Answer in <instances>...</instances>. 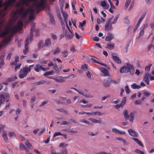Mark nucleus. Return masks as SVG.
<instances>
[{
	"mask_svg": "<svg viewBox=\"0 0 154 154\" xmlns=\"http://www.w3.org/2000/svg\"><path fill=\"white\" fill-rule=\"evenodd\" d=\"M33 65H30L29 67L27 66H25L23 69H21L18 75L19 78L22 79L26 77L27 73L31 71L30 67Z\"/></svg>",
	"mask_w": 154,
	"mask_h": 154,
	"instance_id": "7ed1b4c3",
	"label": "nucleus"
},
{
	"mask_svg": "<svg viewBox=\"0 0 154 154\" xmlns=\"http://www.w3.org/2000/svg\"><path fill=\"white\" fill-rule=\"evenodd\" d=\"M120 72L121 73H129L131 75H133L134 72V67L132 65L127 63L120 68Z\"/></svg>",
	"mask_w": 154,
	"mask_h": 154,
	"instance_id": "f03ea898",
	"label": "nucleus"
},
{
	"mask_svg": "<svg viewBox=\"0 0 154 154\" xmlns=\"http://www.w3.org/2000/svg\"><path fill=\"white\" fill-rule=\"evenodd\" d=\"M134 103L136 104H140L141 103V102L140 100H136L134 101Z\"/></svg>",
	"mask_w": 154,
	"mask_h": 154,
	"instance_id": "0e129e2a",
	"label": "nucleus"
},
{
	"mask_svg": "<svg viewBox=\"0 0 154 154\" xmlns=\"http://www.w3.org/2000/svg\"><path fill=\"white\" fill-rule=\"evenodd\" d=\"M35 23H32V27L31 28L30 32V34L31 38V37H32L33 35L32 33L35 30Z\"/></svg>",
	"mask_w": 154,
	"mask_h": 154,
	"instance_id": "6ab92c4d",
	"label": "nucleus"
},
{
	"mask_svg": "<svg viewBox=\"0 0 154 154\" xmlns=\"http://www.w3.org/2000/svg\"><path fill=\"white\" fill-rule=\"evenodd\" d=\"M124 23L127 24H129L130 23V21L127 17H125L124 19Z\"/></svg>",
	"mask_w": 154,
	"mask_h": 154,
	"instance_id": "a19ab883",
	"label": "nucleus"
},
{
	"mask_svg": "<svg viewBox=\"0 0 154 154\" xmlns=\"http://www.w3.org/2000/svg\"><path fill=\"white\" fill-rule=\"evenodd\" d=\"M103 84L105 87H109L110 85V83L108 82H104Z\"/></svg>",
	"mask_w": 154,
	"mask_h": 154,
	"instance_id": "603ef678",
	"label": "nucleus"
},
{
	"mask_svg": "<svg viewBox=\"0 0 154 154\" xmlns=\"http://www.w3.org/2000/svg\"><path fill=\"white\" fill-rule=\"evenodd\" d=\"M135 152L139 154H144V153L143 152L141 151L138 149H136L135 150Z\"/></svg>",
	"mask_w": 154,
	"mask_h": 154,
	"instance_id": "ea45409f",
	"label": "nucleus"
},
{
	"mask_svg": "<svg viewBox=\"0 0 154 154\" xmlns=\"http://www.w3.org/2000/svg\"><path fill=\"white\" fill-rule=\"evenodd\" d=\"M144 30L143 29H142L141 28H140V31L139 32V36H141L142 35H143L144 33Z\"/></svg>",
	"mask_w": 154,
	"mask_h": 154,
	"instance_id": "c03bdc74",
	"label": "nucleus"
},
{
	"mask_svg": "<svg viewBox=\"0 0 154 154\" xmlns=\"http://www.w3.org/2000/svg\"><path fill=\"white\" fill-rule=\"evenodd\" d=\"M44 45L45 47H50L51 45V39L49 38H46L45 40Z\"/></svg>",
	"mask_w": 154,
	"mask_h": 154,
	"instance_id": "2eb2a0df",
	"label": "nucleus"
},
{
	"mask_svg": "<svg viewBox=\"0 0 154 154\" xmlns=\"http://www.w3.org/2000/svg\"><path fill=\"white\" fill-rule=\"evenodd\" d=\"M112 58L113 60L118 64H120L121 63V59L118 57L114 55H112Z\"/></svg>",
	"mask_w": 154,
	"mask_h": 154,
	"instance_id": "a211bd4d",
	"label": "nucleus"
},
{
	"mask_svg": "<svg viewBox=\"0 0 154 154\" xmlns=\"http://www.w3.org/2000/svg\"><path fill=\"white\" fill-rule=\"evenodd\" d=\"M113 38V35L112 34H109L106 37L105 40L107 41H110Z\"/></svg>",
	"mask_w": 154,
	"mask_h": 154,
	"instance_id": "5701e85b",
	"label": "nucleus"
},
{
	"mask_svg": "<svg viewBox=\"0 0 154 154\" xmlns=\"http://www.w3.org/2000/svg\"><path fill=\"white\" fill-rule=\"evenodd\" d=\"M60 124L61 125H69L70 124V123H68L66 121H63L62 122L60 123Z\"/></svg>",
	"mask_w": 154,
	"mask_h": 154,
	"instance_id": "4d7b16f0",
	"label": "nucleus"
},
{
	"mask_svg": "<svg viewBox=\"0 0 154 154\" xmlns=\"http://www.w3.org/2000/svg\"><path fill=\"white\" fill-rule=\"evenodd\" d=\"M112 24L107 21L105 26V30L107 31H111L112 30Z\"/></svg>",
	"mask_w": 154,
	"mask_h": 154,
	"instance_id": "f8f14e48",
	"label": "nucleus"
},
{
	"mask_svg": "<svg viewBox=\"0 0 154 154\" xmlns=\"http://www.w3.org/2000/svg\"><path fill=\"white\" fill-rule=\"evenodd\" d=\"M89 120H90L92 122L96 124V123H100L101 121L100 120H97L94 118H90L88 119Z\"/></svg>",
	"mask_w": 154,
	"mask_h": 154,
	"instance_id": "b1692460",
	"label": "nucleus"
},
{
	"mask_svg": "<svg viewBox=\"0 0 154 154\" xmlns=\"http://www.w3.org/2000/svg\"><path fill=\"white\" fill-rule=\"evenodd\" d=\"M134 114L133 112H131L129 116V119L130 122L132 123L133 122L134 119Z\"/></svg>",
	"mask_w": 154,
	"mask_h": 154,
	"instance_id": "cd10ccee",
	"label": "nucleus"
},
{
	"mask_svg": "<svg viewBox=\"0 0 154 154\" xmlns=\"http://www.w3.org/2000/svg\"><path fill=\"white\" fill-rule=\"evenodd\" d=\"M60 52V48L58 47H57L54 50H53L51 52H53L54 54H56L59 53Z\"/></svg>",
	"mask_w": 154,
	"mask_h": 154,
	"instance_id": "c85d7f7f",
	"label": "nucleus"
},
{
	"mask_svg": "<svg viewBox=\"0 0 154 154\" xmlns=\"http://www.w3.org/2000/svg\"><path fill=\"white\" fill-rule=\"evenodd\" d=\"M20 150H26V147L23 144H21L20 145Z\"/></svg>",
	"mask_w": 154,
	"mask_h": 154,
	"instance_id": "13d9d810",
	"label": "nucleus"
},
{
	"mask_svg": "<svg viewBox=\"0 0 154 154\" xmlns=\"http://www.w3.org/2000/svg\"><path fill=\"white\" fill-rule=\"evenodd\" d=\"M101 5L104 8L106 9H108L109 7V5L105 1L101 2Z\"/></svg>",
	"mask_w": 154,
	"mask_h": 154,
	"instance_id": "393cba45",
	"label": "nucleus"
},
{
	"mask_svg": "<svg viewBox=\"0 0 154 154\" xmlns=\"http://www.w3.org/2000/svg\"><path fill=\"white\" fill-rule=\"evenodd\" d=\"M50 20L51 22L53 24L55 23V21L53 18L52 17H50Z\"/></svg>",
	"mask_w": 154,
	"mask_h": 154,
	"instance_id": "774afa93",
	"label": "nucleus"
},
{
	"mask_svg": "<svg viewBox=\"0 0 154 154\" xmlns=\"http://www.w3.org/2000/svg\"><path fill=\"white\" fill-rule=\"evenodd\" d=\"M62 133H61L60 132H55L54 135H53V137H56L59 136H61Z\"/></svg>",
	"mask_w": 154,
	"mask_h": 154,
	"instance_id": "a18cd8bd",
	"label": "nucleus"
},
{
	"mask_svg": "<svg viewBox=\"0 0 154 154\" xmlns=\"http://www.w3.org/2000/svg\"><path fill=\"white\" fill-rule=\"evenodd\" d=\"M114 44L113 43H109L107 44V46L106 47L109 50H112L114 47Z\"/></svg>",
	"mask_w": 154,
	"mask_h": 154,
	"instance_id": "aec40b11",
	"label": "nucleus"
},
{
	"mask_svg": "<svg viewBox=\"0 0 154 154\" xmlns=\"http://www.w3.org/2000/svg\"><path fill=\"white\" fill-rule=\"evenodd\" d=\"M122 141L123 142L124 146H127L129 144L128 143V142L127 140L124 138L123 139Z\"/></svg>",
	"mask_w": 154,
	"mask_h": 154,
	"instance_id": "8fccbe9b",
	"label": "nucleus"
},
{
	"mask_svg": "<svg viewBox=\"0 0 154 154\" xmlns=\"http://www.w3.org/2000/svg\"><path fill=\"white\" fill-rule=\"evenodd\" d=\"M68 77H63L62 76H59L55 77V81L57 82L63 83L65 81V79Z\"/></svg>",
	"mask_w": 154,
	"mask_h": 154,
	"instance_id": "6e6552de",
	"label": "nucleus"
},
{
	"mask_svg": "<svg viewBox=\"0 0 154 154\" xmlns=\"http://www.w3.org/2000/svg\"><path fill=\"white\" fill-rule=\"evenodd\" d=\"M25 145L29 149H32V146L31 144L29 142L28 140H26L25 143Z\"/></svg>",
	"mask_w": 154,
	"mask_h": 154,
	"instance_id": "bb28decb",
	"label": "nucleus"
},
{
	"mask_svg": "<svg viewBox=\"0 0 154 154\" xmlns=\"http://www.w3.org/2000/svg\"><path fill=\"white\" fill-rule=\"evenodd\" d=\"M33 36L31 37H30V38H26V39L25 41V49L23 50V53L24 54H26L27 52H29V49L28 46V45L29 44V40L30 39V40L31 41L32 40V39Z\"/></svg>",
	"mask_w": 154,
	"mask_h": 154,
	"instance_id": "0eeeda50",
	"label": "nucleus"
},
{
	"mask_svg": "<svg viewBox=\"0 0 154 154\" xmlns=\"http://www.w3.org/2000/svg\"><path fill=\"white\" fill-rule=\"evenodd\" d=\"M62 56L63 57H66L68 55V51L66 50H64V51L62 52Z\"/></svg>",
	"mask_w": 154,
	"mask_h": 154,
	"instance_id": "4c0bfd02",
	"label": "nucleus"
},
{
	"mask_svg": "<svg viewBox=\"0 0 154 154\" xmlns=\"http://www.w3.org/2000/svg\"><path fill=\"white\" fill-rule=\"evenodd\" d=\"M81 69L84 71H86L87 70V67L86 64H84L81 67Z\"/></svg>",
	"mask_w": 154,
	"mask_h": 154,
	"instance_id": "37998d69",
	"label": "nucleus"
},
{
	"mask_svg": "<svg viewBox=\"0 0 154 154\" xmlns=\"http://www.w3.org/2000/svg\"><path fill=\"white\" fill-rule=\"evenodd\" d=\"M19 60V57L18 56H16L15 57V61L12 63V65H15L17 63V62Z\"/></svg>",
	"mask_w": 154,
	"mask_h": 154,
	"instance_id": "79ce46f5",
	"label": "nucleus"
},
{
	"mask_svg": "<svg viewBox=\"0 0 154 154\" xmlns=\"http://www.w3.org/2000/svg\"><path fill=\"white\" fill-rule=\"evenodd\" d=\"M80 122H82L83 123H84L85 124H87V125H89L90 124V122L87 121V120L85 119H83L80 120Z\"/></svg>",
	"mask_w": 154,
	"mask_h": 154,
	"instance_id": "49530a36",
	"label": "nucleus"
},
{
	"mask_svg": "<svg viewBox=\"0 0 154 154\" xmlns=\"http://www.w3.org/2000/svg\"><path fill=\"white\" fill-rule=\"evenodd\" d=\"M143 94L147 97H148L150 95V93L148 92H144L143 93Z\"/></svg>",
	"mask_w": 154,
	"mask_h": 154,
	"instance_id": "052dcab7",
	"label": "nucleus"
},
{
	"mask_svg": "<svg viewBox=\"0 0 154 154\" xmlns=\"http://www.w3.org/2000/svg\"><path fill=\"white\" fill-rule=\"evenodd\" d=\"M65 131L71 133L72 134H75L77 132V131H73L70 129H65L64 130Z\"/></svg>",
	"mask_w": 154,
	"mask_h": 154,
	"instance_id": "f704fd0d",
	"label": "nucleus"
},
{
	"mask_svg": "<svg viewBox=\"0 0 154 154\" xmlns=\"http://www.w3.org/2000/svg\"><path fill=\"white\" fill-rule=\"evenodd\" d=\"M67 28L68 29V30L65 31V35H66V38L67 39H69L72 38L74 34L73 32L69 28V27L68 25L66 26Z\"/></svg>",
	"mask_w": 154,
	"mask_h": 154,
	"instance_id": "423d86ee",
	"label": "nucleus"
},
{
	"mask_svg": "<svg viewBox=\"0 0 154 154\" xmlns=\"http://www.w3.org/2000/svg\"><path fill=\"white\" fill-rule=\"evenodd\" d=\"M118 129L117 128H112V131L114 133L116 134L118 131Z\"/></svg>",
	"mask_w": 154,
	"mask_h": 154,
	"instance_id": "338daca9",
	"label": "nucleus"
},
{
	"mask_svg": "<svg viewBox=\"0 0 154 154\" xmlns=\"http://www.w3.org/2000/svg\"><path fill=\"white\" fill-rule=\"evenodd\" d=\"M67 150L66 149H64L62 150L60 153L61 154H67Z\"/></svg>",
	"mask_w": 154,
	"mask_h": 154,
	"instance_id": "bf43d9fd",
	"label": "nucleus"
},
{
	"mask_svg": "<svg viewBox=\"0 0 154 154\" xmlns=\"http://www.w3.org/2000/svg\"><path fill=\"white\" fill-rule=\"evenodd\" d=\"M45 0H41L40 2L38 1V0L35 2L33 5V8L34 9V12L36 11L38 13L41 8L43 7L44 4Z\"/></svg>",
	"mask_w": 154,
	"mask_h": 154,
	"instance_id": "20e7f679",
	"label": "nucleus"
},
{
	"mask_svg": "<svg viewBox=\"0 0 154 154\" xmlns=\"http://www.w3.org/2000/svg\"><path fill=\"white\" fill-rule=\"evenodd\" d=\"M49 69L48 68H44L39 64H37L34 68V70L37 72H39L41 69L43 71H45L48 70Z\"/></svg>",
	"mask_w": 154,
	"mask_h": 154,
	"instance_id": "9d476101",
	"label": "nucleus"
},
{
	"mask_svg": "<svg viewBox=\"0 0 154 154\" xmlns=\"http://www.w3.org/2000/svg\"><path fill=\"white\" fill-rule=\"evenodd\" d=\"M51 154H61L60 152H58L57 153L55 152V149L53 148H52V149L51 150Z\"/></svg>",
	"mask_w": 154,
	"mask_h": 154,
	"instance_id": "58836bf2",
	"label": "nucleus"
},
{
	"mask_svg": "<svg viewBox=\"0 0 154 154\" xmlns=\"http://www.w3.org/2000/svg\"><path fill=\"white\" fill-rule=\"evenodd\" d=\"M53 69L55 70L56 74L58 73L60 71V70H59L56 64H55L54 65Z\"/></svg>",
	"mask_w": 154,
	"mask_h": 154,
	"instance_id": "c9c22d12",
	"label": "nucleus"
},
{
	"mask_svg": "<svg viewBox=\"0 0 154 154\" xmlns=\"http://www.w3.org/2000/svg\"><path fill=\"white\" fill-rule=\"evenodd\" d=\"M148 25L147 24V23L145 24H143L141 28L142 29H143L144 30L145 29L147 28L148 27Z\"/></svg>",
	"mask_w": 154,
	"mask_h": 154,
	"instance_id": "6e6d98bb",
	"label": "nucleus"
},
{
	"mask_svg": "<svg viewBox=\"0 0 154 154\" xmlns=\"http://www.w3.org/2000/svg\"><path fill=\"white\" fill-rule=\"evenodd\" d=\"M21 65V64H20L16 66L15 68L14 69L15 71H16L17 70L19 69L20 68Z\"/></svg>",
	"mask_w": 154,
	"mask_h": 154,
	"instance_id": "69168bd1",
	"label": "nucleus"
},
{
	"mask_svg": "<svg viewBox=\"0 0 154 154\" xmlns=\"http://www.w3.org/2000/svg\"><path fill=\"white\" fill-rule=\"evenodd\" d=\"M131 88L134 89H139L141 88L140 85L137 84L136 83H133L131 85Z\"/></svg>",
	"mask_w": 154,
	"mask_h": 154,
	"instance_id": "412c9836",
	"label": "nucleus"
},
{
	"mask_svg": "<svg viewBox=\"0 0 154 154\" xmlns=\"http://www.w3.org/2000/svg\"><path fill=\"white\" fill-rule=\"evenodd\" d=\"M146 15V13H144L141 15L140 18L138 20L137 23L135 25L134 27L133 31L134 32L139 28L141 22L143 21V19L145 17Z\"/></svg>",
	"mask_w": 154,
	"mask_h": 154,
	"instance_id": "39448f33",
	"label": "nucleus"
},
{
	"mask_svg": "<svg viewBox=\"0 0 154 154\" xmlns=\"http://www.w3.org/2000/svg\"><path fill=\"white\" fill-rule=\"evenodd\" d=\"M152 64H149L148 66H146L145 68V72H149L150 68L152 66Z\"/></svg>",
	"mask_w": 154,
	"mask_h": 154,
	"instance_id": "72a5a7b5",
	"label": "nucleus"
},
{
	"mask_svg": "<svg viewBox=\"0 0 154 154\" xmlns=\"http://www.w3.org/2000/svg\"><path fill=\"white\" fill-rule=\"evenodd\" d=\"M2 137L5 143H8L9 142L8 139L7 137V134L4 131L3 132L2 134Z\"/></svg>",
	"mask_w": 154,
	"mask_h": 154,
	"instance_id": "f3484780",
	"label": "nucleus"
},
{
	"mask_svg": "<svg viewBox=\"0 0 154 154\" xmlns=\"http://www.w3.org/2000/svg\"><path fill=\"white\" fill-rule=\"evenodd\" d=\"M128 131L129 135L132 137H137L138 136V133L132 129H128Z\"/></svg>",
	"mask_w": 154,
	"mask_h": 154,
	"instance_id": "9b49d317",
	"label": "nucleus"
},
{
	"mask_svg": "<svg viewBox=\"0 0 154 154\" xmlns=\"http://www.w3.org/2000/svg\"><path fill=\"white\" fill-rule=\"evenodd\" d=\"M125 90L126 93L127 94H129L130 93V91L129 89L128 86V85H126L125 87Z\"/></svg>",
	"mask_w": 154,
	"mask_h": 154,
	"instance_id": "09e8293b",
	"label": "nucleus"
},
{
	"mask_svg": "<svg viewBox=\"0 0 154 154\" xmlns=\"http://www.w3.org/2000/svg\"><path fill=\"white\" fill-rule=\"evenodd\" d=\"M124 138L122 137H116L115 138V139L117 140L122 141V140Z\"/></svg>",
	"mask_w": 154,
	"mask_h": 154,
	"instance_id": "e2e57ef3",
	"label": "nucleus"
},
{
	"mask_svg": "<svg viewBox=\"0 0 154 154\" xmlns=\"http://www.w3.org/2000/svg\"><path fill=\"white\" fill-rule=\"evenodd\" d=\"M62 14L63 16V17H64V20L65 22L66 25L67 26V18L68 16V15L65 12L63 11L62 12Z\"/></svg>",
	"mask_w": 154,
	"mask_h": 154,
	"instance_id": "4be33fe9",
	"label": "nucleus"
},
{
	"mask_svg": "<svg viewBox=\"0 0 154 154\" xmlns=\"http://www.w3.org/2000/svg\"><path fill=\"white\" fill-rule=\"evenodd\" d=\"M87 115L88 116H96V112H87Z\"/></svg>",
	"mask_w": 154,
	"mask_h": 154,
	"instance_id": "3c124183",
	"label": "nucleus"
},
{
	"mask_svg": "<svg viewBox=\"0 0 154 154\" xmlns=\"http://www.w3.org/2000/svg\"><path fill=\"white\" fill-rule=\"evenodd\" d=\"M17 79V77L16 75L14 76L13 78H9L7 79L6 82H3V83L5 85H7L8 82H11L12 81H14L15 80Z\"/></svg>",
	"mask_w": 154,
	"mask_h": 154,
	"instance_id": "dca6fc26",
	"label": "nucleus"
},
{
	"mask_svg": "<svg viewBox=\"0 0 154 154\" xmlns=\"http://www.w3.org/2000/svg\"><path fill=\"white\" fill-rule=\"evenodd\" d=\"M149 73H147L143 76V80L148 85L149 84Z\"/></svg>",
	"mask_w": 154,
	"mask_h": 154,
	"instance_id": "4468645a",
	"label": "nucleus"
},
{
	"mask_svg": "<svg viewBox=\"0 0 154 154\" xmlns=\"http://www.w3.org/2000/svg\"><path fill=\"white\" fill-rule=\"evenodd\" d=\"M131 2V0H126V2L125 3L124 6V9L125 10L127 9L129 5Z\"/></svg>",
	"mask_w": 154,
	"mask_h": 154,
	"instance_id": "7c9ffc66",
	"label": "nucleus"
},
{
	"mask_svg": "<svg viewBox=\"0 0 154 154\" xmlns=\"http://www.w3.org/2000/svg\"><path fill=\"white\" fill-rule=\"evenodd\" d=\"M132 139L134 140L135 142H136L138 145L141 146L143 147V145L141 141L138 140L137 139L135 138H132Z\"/></svg>",
	"mask_w": 154,
	"mask_h": 154,
	"instance_id": "2f4dec72",
	"label": "nucleus"
},
{
	"mask_svg": "<svg viewBox=\"0 0 154 154\" xmlns=\"http://www.w3.org/2000/svg\"><path fill=\"white\" fill-rule=\"evenodd\" d=\"M68 144L65 143H60V144L59 147H65Z\"/></svg>",
	"mask_w": 154,
	"mask_h": 154,
	"instance_id": "de8ad7c7",
	"label": "nucleus"
},
{
	"mask_svg": "<svg viewBox=\"0 0 154 154\" xmlns=\"http://www.w3.org/2000/svg\"><path fill=\"white\" fill-rule=\"evenodd\" d=\"M55 73V72L53 71H47L45 72L43 75L44 76H48L50 75H53Z\"/></svg>",
	"mask_w": 154,
	"mask_h": 154,
	"instance_id": "c756f323",
	"label": "nucleus"
},
{
	"mask_svg": "<svg viewBox=\"0 0 154 154\" xmlns=\"http://www.w3.org/2000/svg\"><path fill=\"white\" fill-rule=\"evenodd\" d=\"M126 101V98L125 97H124L123 98L122 101H121L120 105L121 107H123L125 105Z\"/></svg>",
	"mask_w": 154,
	"mask_h": 154,
	"instance_id": "473e14b6",
	"label": "nucleus"
},
{
	"mask_svg": "<svg viewBox=\"0 0 154 154\" xmlns=\"http://www.w3.org/2000/svg\"><path fill=\"white\" fill-rule=\"evenodd\" d=\"M88 134L89 135L91 136H94L97 134V133L96 132L95 133H94L91 132H88Z\"/></svg>",
	"mask_w": 154,
	"mask_h": 154,
	"instance_id": "864d4df0",
	"label": "nucleus"
},
{
	"mask_svg": "<svg viewBox=\"0 0 154 154\" xmlns=\"http://www.w3.org/2000/svg\"><path fill=\"white\" fill-rule=\"evenodd\" d=\"M21 109L20 108L17 109L15 112V114L16 115H19L21 112Z\"/></svg>",
	"mask_w": 154,
	"mask_h": 154,
	"instance_id": "5fc2aeb1",
	"label": "nucleus"
},
{
	"mask_svg": "<svg viewBox=\"0 0 154 154\" xmlns=\"http://www.w3.org/2000/svg\"><path fill=\"white\" fill-rule=\"evenodd\" d=\"M123 114L126 120H127L129 118V116L128 115V111L127 110H125L123 112Z\"/></svg>",
	"mask_w": 154,
	"mask_h": 154,
	"instance_id": "a878e982",
	"label": "nucleus"
},
{
	"mask_svg": "<svg viewBox=\"0 0 154 154\" xmlns=\"http://www.w3.org/2000/svg\"><path fill=\"white\" fill-rule=\"evenodd\" d=\"M86 23V21L85 20L82 21V22H79L80 26H85Z\"/></svg>",
	"mask_w": 154,
	"mask_h": 154,
	"instance_id": "680f3d73",
	"label": "nucleus"
},
{
	"mask_svg": "<svg viewBox=\"0 0 154 154\" xmlns=\"http://www.w3.org/2000/svg\"><path fill=\"white\" fill-rule=\"evenodd\" d=\"M8 136L9 137L13 138L16 137V134L13 132H10L8 133Z\"/></svg>",
	"mask_w": 154,
	"mask_h": 154,
	"instance_id": "e433bc0d",
	"label": "nucleus"
},
{
	"mask_svg": "<svg viewBox=\"0 0 154 154\" xmlns=\"http://www.w3.org/2000/svg\"><path fill=\"white\" fill-rule=\"evenodd\" d=\"M99 70L103 74V75L104 76H108L109 77L110 76V75L109 72V71L105 68L101 67L100 68Z\"/></svg>",
	"mask_w": 154,
	"mask_h": 154,
	"instance_id": "1a4fd4ad",
	"label": "nucleus"
},
{
	"mask_svg": "<svg viewBox=\"0 0 154 154\" xmlns=\"http://www.w3.org/2000/svg\"><path fill=\"white\" fill-rule=\"evenodd\" d=\"M2 1V0H1ZM16 0H8L3 4L2 2L1 8L3 12V16L7 13V9ZM37 0H20L17 4L18 9L12 13V17L6 26L5 31L3 32L0 31V37L4 38L3 45L7 44L10 42L13 35L18 30L22 29L23 22L24 23H28V15L29 20L31 21L34 18V9L33 5Z\"/></svg>",
	"mask_w": 154,
	"mask_h": 154,
	"instance_id": "f257e3e1",
	"label": "nucleus"
},
{
	"mask_svg": "<svg viewBox=\"0 0 154 154\" xmlns=\"http://www.w3.org/2000/svg\"><path fill=\"white\" fill-rule=\"evenodd\" d=\"M118 17H119L118 16H116L114 18H110L108 19L107 21L112 25L115 24L117 22Z\"/></svg>",
	"mask_w": 154,
	"mask_h": 154,
	"instance_id": "ddd939ff",
	"label": "nucleus"
}]
</instances>
